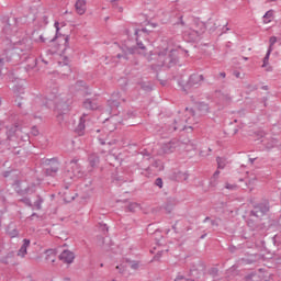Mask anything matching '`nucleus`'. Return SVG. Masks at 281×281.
Here are the masks:
<instances>
[{
  "label": "nucleus",
  "instance_id": "1",
  "mask_svg": "<svg viewBox=\"0 0 281 281\" xmlns=\"http://www.w3.org/2000/svg\"><path fill=\"white\" fill-rule=\"evenodd\" d=\"M33 45L34 43L30 37H24L21 41L14 42V49L16 54H22L21 58H23V63H26V65L24 66V69H26V71H32V69H35L38 63L36 57L32 55L27 56L32 52Z\"/></svg>",
  "mask_w": 281,
  "mask_h": 281
},
{
  "label": "nucleus",
  "instance_id": "2",
  "mask_svg": "<svg viewBox=\"0 0 281 281\" xmlns=\"http://www.w3.org/2000/svg\"><path fill=\"white\" fill-rule=\"evenodd\" d=\"M83 177L85 171H82V167L78 164V159L70 160L64 172V181L69 186V183L76 181V179H82Z\"/></svg>",
  "mask_w": 281,
  "mask_h": 281
},
{
  "label": "nucleus",
  "instance_id": "3",
  "mask_svg": "<svg viewBox=\"0 0 281 281\" xmlns=\"http://www.w3.org/2000/svg\"><path fill=\"white\" fill-rule=\"evenodd\" d=\"M175 54H177L176 50H171L170 53H168V50L160 52L158 54L159 64L156 66H151V69H157V67H172L173 65H177V63H179V59Z\"/></svg>",
  "mask_w": 281,
  "mask_h": 281
},
{
  "label": "nucleus",
  "instance_id": "4",
  "mask_svg": "<svg viewBox=\"0 0 281 281\" xmlns=\"http://www.w3.org/2000/svg\"><path fill=\"white\" fill-rule=\"evenodd\" d=\"M53 100H56V93L48 95L46 98V101H43V98H41V97H36L31 106L33 119L41 120V115H38L36 113H40L41 109H43V106H49V102H53Z\"/></svg>",
  "mask_w": 281,
  "mask_h": 281
},
{
  "label": "nucleus",
  "instance_id": "5",
  "mask_svg": "<svg viewBox=\"0 0 281 281\" xmlns=\"http://www.w3.org/2000/svg\"><path fill=\"white\" fill-rule=\"evenodd\" d=\"M203 80H205V77L203 75L193 74L190 76L187 85L182 88L186 93H188L189 89H196L203 85Z\"/></svg>",
  "mask_w": 281,
  "mask_h": 281
},
{
  "label": "nucleus",
  "instance_id": "6",
  "mask_svg": "<svg viewBox=\"0 0 281 281\" xmlns=\"http://www.w3.org/2000/svg\"><path fill=\"white\" fill-rule=\"evenodd\" d=\"M186 111L191 114V117L207 115V113H210V105L205 102H199L196 104V110L186 108Z\"/></svg>",
  "mask_w": 281,
  "mask_h": 281
},
{
  "label": "nucleus",
  "instance_id": "7",
  "mask_svg": "<svg viewBox=\"0 0 281 281\" xmlns=\"http://www.w3.org/2000/svg\"><path fill=\"white\" fill-rule=\"evenodd\" d=\"M246 223H247L248 227L251 228L252 232H255V229H260V225L262 223V217H261V215L256 214V212L250 211Z\"/></svg>",
  "mask_w": 281,
  "mask_h": 281
},
{
  "label": "nucleus",
  "instance_id": "8",
  "mask_svg": "<svg viewBox=\"0 0 281 281\" xmlns=\"http://www.w3.org/2000/svg\"><path fill=\"white\" fill-rule=\"evenodd\" d=\"M202 34L203 29L194 30L190 26H186L183 30V36L184 38H188V41H196Z\"/></svg>",
  "mask_w": 281,
  "mask_h": 281
},
{
  "label": "nucleus",
  "instance_id": "9",
  "mask_svg": "<svg viewBox=\"0 0 281 281\" xmlns=\"http://www.w3.org/2000/svg\"><path fill=\"white\" fill-rule=\"evenodd\" d=\"M46 162L49 166L48 168H46V175H48V177H56V173L60 168V162H58V159L50 158V159H47Z\"/></svg>",
  "mask_w": 281,
  "mask_h": 281
},
{
  "label": "nucleus",
  "instance_id": "10",
  "mask_svg": "<svg viewBox=\"0 0 281 281\" xmlns=\"http://www.w3.org/2000/svg\"><path fill=\"white\" fill-rule=\"evenodd\" d=\"M270 210L269 201L261 202L259 204H256L254 206V210L251 212H255L258 216H265Z\"/></svg>",
  "mask_w": 281,
  "mask_h": 281
},
{
  "label": "nucleus",
  "instance_id": "11",
  "mask_svg": "<svg viewBox=\"0 0 281 281\" xmlns=\"http://www.w3.org/2000/svg\"><path fill=\"white\" fill-rule=\"evenodd\" d=\"M75 259L76 255H74L71 250H64L59 255V260H61V262H65L66 265H71V262H74Z\"/></svg>",
  "mask_w": 281,
  "mask_h": 281
},
{
  "label": "nucleus",
  "instance_id": "12",
  "mask_svg": "<svg viewBox=\"0 0 281 281\" xmlns=\"http://www.w3.org/2000/svg\"><path fill=\"white\" fill-rule=\"evenodd\" d=\"M87 113H83L81 115V117L79 119V123L77 125V127L75 128V133H77V135H79V137H81V135H85V128H87Z\"/></svg>",
  "mask_w": 281,
  "mask_h": 281
},
{
  "label": "nucleus",
  "instance_id": "13",
  "mask_svg": "<svg viewBox=\"0 0 281 281\" xmlns=\"http://www.w3.org/2000/svg\"><path fill=\"white\" fill-rule=\"evenodd\" d=\"M189 177L190 176L188 173L179 170H176L170 175V179H172V181H188Z\"/></svg>",
  "mask_w": 281,
  "mask_h": 281
},
{
  "label": "nucleus",
  "instance_id": "14",
  "mask_svg": "<svg viewBox=\"0 0 281 281\" xmlns=\"http://www.w3.org/2000/svg\"><path fill=\"white\" fill-rule=\"evenodd\" d=\"M75 10L77 14L82 16L87 12V0H76Z\"/></svg>",
  "mask_w": 281,
  "mask_h": 281
},
{
  "label": "nucleus",
  "instance_id": "15",
  "mask_svg": "<svg viewBox=\"0 0 281 281\" xmlns=\"http://www.w3.org/2000/svg\"><path fill=\"white\" fill-rule=\"evenodd\" d=\"M192 120V117H188L184 120H176L175 124H177V126L173 127L175 131H186L188 128V126L186 124H190V121Z\"/></svg>",
  "mask_w": 281,
  "mask_h": 281
},
{
  "label": "nucleus",
  "instance_id": "16",
  "mask_svg": "<svg viewBox=\"0 0 281 281\" xmlns=\"http://www.w3.org/2000/svg\"><path fill=\"white\" fill-rule=\"evenodd\" d=\"M27 247H30V239L25 238L23 239L21 248L18 250V256L20 258H25V256H27Z\"/></svg>",
  "mask_w": 281,
  "mask_h": 281
},
{
  "label": "nucleus",
  "instance_id": "17",
  "mask_svg": "<svg viewBox=\"0 0 281 281\" xmlns=\"http://www.w3.org/2000/svg\"><path fill=\"white\" fill-rule=\"evenodd\" d=\"M83 109H87L88 111H97L98 102L93 99H86L83 101Z\"/></svg>",
  "mask_w": 281,
  "mask_h": 281
},
{
  "label": "nucleus",
  "instance_id": "18",
  "mask_svg": "<svg viewBox=\"0 0 281 281\" xmlns=\"http://www.w3.org/2000/svg\"><path fill=\"white\" fill-rule=\"evenodd\" d=\"M88 164L92 169L98 168V166H100V156H98V154H91L88 157Z\"/></svg>",
  "mask_w": 281,
  "mask_h": 281
},
{
  "label": "nucleus",
  "instance_id": "19",
  "mask_svg": "<svg viewBox=\"0 0 281 281\" xmlns=\"http://www.w3.org/2000/svg\"><path fill=\"white\" fill-rule=\"evenodd\" d=\"M46 262H52V265L56 262V250L54 249L46 250Z\"/></svg>",
  "mask_w": 281,
  "mask_h": 281
},
{
  "label": "nucleus",
  "instance_id": "20",
  "mask_svg": "<svg viewBox=\"0 0 281 281\" xmlns=\"http://www.w3.org/2000/svg\"><path fill=\"white\" fill-rule=\"evenodd\" d=\"M218 177H221V170L217 169L210 179V186H212V188L218 186Z\"/></svg>",
  "mask_w": 281,
  "mask_h": 281
},
{
  "label": "nucleus",
  "instance_id": "21",
  "mask_svg": "<svg viewBox=\"0 0 281 281\" xmlns=\"http://www.w3.org/2000/svg\"><path fill=\"white\" fill-rule=\"evenodd\" d=\"M189 27L191 30H203V34L205 32V24L199 21L193 22Z\"/></svg>",
  "mask_w": 281,
  "mask_h": 281
},
{
  "label": "nucleus",
  "instance_id": "22",
  "mask_svg": "<svg viewBox=\"0 0 281 281\" xmlns=\"http://www.w3.org/2000/svg\"><path fill=\"white\" fill-rule=\"evenodd\" d=\"M216 161H217V170H225V166H227V161L221 157H216Z\"/></svg>",
  "mask_w": 281,
  "mask_h": 281
},
{
  "label": "nucleus",
  "instance_id": "23",
  "mask_svg": "<svg viewBox=\"0 0 281 281\" xmlns=\"http://www.w3.org/2000/svg\"><path fill=\"white\" fill-rule=\"evenodd\" d=\"M190 276L193 278V281H196L201 278V271H199L196 268H193L190 270Z\"/></svg>",
  "mask_w": 281,
  "mask_h": 281
},
{
  "label": "nucleus",
  "instance_id": "24",
  "mask_svg": "<svg viewBox=\"0 0 281 281\" xmlns=\"http://www.w3.org/2000/svg\"><path fill=\"white\" fill-rule=\"evenodd\" d=\"M271 52H273V48L269 47L263 58V64L261 67H267V65H269V56H271Z\"/></svg>",
  "mask_w": 281,
  "mask_h": 281
},
{
  "label": "nucleus",
  "instance_id": "25",
  "mask_svg": "<svg viewBox=\"0 0 281 281\" xmlns=\"http://www.w3.org/2000/svg\"><path fill=\"white\" fill-rule=\"evenodd\" d=\"M128 212H137L139 210V204L137 202H132L127 205Z\"/></svg>",
  "mask_w": 281,
  "mask_h": 281
},
{
  "label": "nucleus",
  "instance_id": "26",
  "mask_svg": "<svg viewBox=\"0 0 281 281\" xmlns=\"http://www.w3.org/2000/svg\"><path fill=\"white\" fill-rule=\"evenodd\" d=\"M43 201H44L43 198L41 195H37V199L34 202L35 210H42Z\"/></svg>",
  "mask_w": 281,
  "mask_h": 281
},
{
  "label": "nucleus",
  "instance_id": "27",
  "mask_svg": "<svg viewBox=\"0 0 281 281\" xmlns=\"http://www.w3.org/2000/svg\"><path fill=\"white\" fill-rule=\"evenodd\" d=\"M54 27L56 30V35L53 40H50V43H54V41H56V38H58V36H60V23L55 22Z\"/></svg>",
  "mask_w": 281,
  "mask_h": 281
},
{
  "label": "nucleus",
  "instance_id": "28",
  "mask_svg": "<svg viewBox=\"0 0 281 281\" xmlns=\"http://www.w3.org/2000/svg\"><path fill=\"white\" fill-rule=\"evenodd\" d=\"M16 135V127H11L7 131V137L9 140H12V137Z\"/></svg>",
  "mask_w": 281,
  "mask_h": 281
},
{
  "label": "nucleus",
  "instance_id": "29",
  "mask_svg": "<svg viewBox=\"0 0 281 281\" xmlns=\"http://www.w3.org/2000/svg\"><path fill=\"white\" fill-rule=\"evenodd\" d=\"M19 201H20V203H24V205H26L27 207H32L33 206L32 200L30 198H22Z\"/></svg>",
  "mask_w": 281,
  "mask_h": 281
},
{
  "label": "nucleus",
  "instance_id": "30",
  "mask_svg": "<svg viewBox=\"0 0 281 281\" xmlns=\"http://www.w3.org/2000/svg\"><path fill=\"white\" fill-rule=\"evenodd\" d=\"M136 45L138 49H142L143 53H146V46L139 41V37H136Z\"/></svg>",
  "mask_w": 281,
  "mask_h": 281
},
{
  "label": "nucleus",
  "instance_id": "31",
  "mask_svg": "<svg viewBox=\"0 0 281 281\" xmlns=\"http://www.w3.org/2000/svg\"><path fill=\"white\" fill-rule=\"evenodd\" d=\"M8 236H10V238H18L19 231L16 228H14L12 231H8Z\"/></svg>",
  "mask_w": 281,
  "mask_h": 281
},
{
  "label": "nucleus",
  "instance_id": "32",
  "mask_svg": "<svg viewBox=\"0 0 281 281\" xmlns=\"http://www.w3.org/2000/svg\"><path fill=\"white\" fill-rule=\"evenodd\" d=\"M225 189L234 191V190H238V186L237 184H232L229 182H226L225 183Z\"/></svg>",
  "mask_w": 281,
  "mask_h": 281
},
{
  "label": "nucleus",
  "instance_id": "33",
  "mask_svg": "<svg viewBox=\"0 0 281 281\" xmlns=\"http://www.w3.org/2000/svg\"><path fill=\"white\" fill-rule=\"evenodd\" d=\"M269 43H270L269 47H271V49H273V46H274L277 43H279V40H278V37H276V36H271L270 40H269Z\"/></svg>",
  "mask_w": 281,
  "mask_h": 281
},
{
  "label": "nucleus",
  "instance_id": "34",
  "mask_svg": "<svg viewBox=\"0 0 281 281\" xmlns=\"http://www.w3.org/2000/svg\"><path fill=\"white\" fill-rule=\"evenodd\" d=\"M2 30H3L4 34H10L12 32V29L10 27V22L9 21H7V23L4 24Z\"/></svg>",
  "mask_w": 281,
  "mask_h": 281
},
{
  "label": "nucleus",
  "instance_id": "35",
  "mask_svg": "<svg viewBox=\"0 0 281 281\" xmlns=\"http://www.w3.org/2000/svg\"><path fill=\"white\" fill-rule=\"evenodd\" d=\"M273 16V11H268L265 13L263 19H269L268 23H271V18Z\"/></svg>",
  "mask_w": 281,
  "mask_h": 281
},
{
  "label": "nucleus",
  "instance_id": "36",
  "mask_svg": "<svg viewBox=\"0 0 281 281\" xmlns=\"http://www.w3.org/2000/svg\"><path fill=\"white\" fill-rule=\"evenodd\" d=\"M155 186H157L158 188H164V180L161 178H157L155 180Z\"/></svg>",
  "mask_w": 281,
  "mask_h": 281
},
{
  "label": "nucleus",
  "instance_id": "37",
  "mask_svg": "<svg viewBox=\"0 0 281 281\" xmlns=\"http://www.w3.org/2000/svg\"><path fill=\"white\" fill-rule=\"evenodd\" d=\"M131 269H134V270L139 269V261H132L131 262Z\"/></svg>",
  "mask_w": 281,
  "mask_h": 281
},
{
  "label": "nucleus",
  "instance_id": "38",
  "mask_svg": "<svg viewBox=\"0 0 281 281\" xmlns=\"http://www.w3.org/2000/svg\"><path fill=\"white\" fill-rule=\"evenodd\" d=\"M139 32H143L144 34H148V30L142 29V30H136L135 31V36H139Z\"/></svg>",
  "mask_w": 281,
  "mask_h": 281
},
{
  "label": "nucleus",
  "instance_id": "39",
  "mask_svg": "<svg viewBox=\"0 0 281 281\" xmlns=\"http://www.w3.org/2000/svg\"><path fill=\"white\" fill-rule=\"evenodd\" d=\"M101 228L104 232V234L109 232V227L106 226V224H101Z\"/></svg>",
  "mask_w": 281,
  "mask_h": 281
},
{
  "label": "nucleus",
  "instance_id": "40",
  "mask_svg": "<svg viewBox=\"0 0 281 281\" xmlns=\"http://www.w3.org/2000/svg\"><path fill=\"white\" fill-rule=\"evenodd\" d=\"M181 280H186V277L178 274L173 281H181Z\"/></svg>",
  "mask_w": 281,
  "mask_h": 281
},
{
  "label": "nucleus",
  "instance_id": "41",
  "mask_svg": "<svg viewBox=\"0 0 281 281\" xmlns=\"http://www.w3.org/2000/svg\"><path fill=\"white\" fill-rule=\"evenodd\" d=\"M211 225H212L213 227H218V221L212 220V221H211Z\"/></svg>",
  "mask_w": 281,
  "mask_h": 281
},
{
  "label": "nucleus",
  "instance_id": "42",
  "mask_svg": "<svg viewBox=\"0 0 281 281\" xmlns=\"http://www.w3.org/2000/svg\"><path fill=\"white\" fill-rule=\"evenodd\" d=\"M179 21H180V23H178V24L182 25V27H186V22L183 21L182 15L179 18Z\"/></svg>",
  "mask_w": 281,
  "mask_h": 281
},
{
  "label": "nucleus",
  "instance_id": "43",
  "mask_svg": "<svg viewBox=\"0 0 281 281\" xmlns=\"http://www.w3.org/2000/svg\"><path fill=\"white\" fill-rule=\"evenodd\" d=\"M64 40H65V46L69 47V35L65 36Z\"/></svg>",
  "mask_w": 281,
  "mask_h": 281
},
{
  "label": "nucleus",
  "instance_id": "44",
  "mask_svg": "<svg viewBox=\"0 0 281 281\" xmlns=\"http://www.w3.org/2000/svg\"><path fill=\"white\" fill-rule=\"evenodd\" d=\"M116 269L119 270L120 273H124V266H116Z\"/></svg>",
  "mask_w": 281,
  "mask_h": 281
},
{
  "label": "nucleus",
  "instance_id": "45",
  "mask_svg": "<svg viewBox=\"0 0 281 281\" xmlns=\"http://www.w3.org/2000/svg\"><path fill=\"white\" fill-rule=\"evenodd\" d=\"M137 49L136 48H128V54H136Z\"/></svg>",
  "mask_w": 281,
  "mask_h": 281
},
{
  "label": "nucleus",
  "instance_id": "46",
  "mask_svg": "<svg viewBox=\"0 0 281 281\" xmlns=\"http://www.w3.org/2000/svg\"><path fill=\"white\" fill-rule=\"evenodd\" d=\"M117 58H125V60H128V57L126 56V54L125 55L119 54Z\"/></svg>",
  "mask_w": 281,
  "mask_h": 281
},
{
  "label": "nucleus",
  "instance_id": "47",
  "mask_svg": "<svg viewBox=\"0 0 281 281\" xmlns=\"http://www.w3.org/2000/svg\"><path fill=\"white\" fill-rule=\"evenodd\" d=\"M116 1H120V0H111V3H112V5H113V8H116V7H117Z\"/></svg>",
  "mask_w": 281,
  "mask_h": 281
},
{
  "label": "nucleus",
  "instance_id": "48",
  "mask_svg": "<svg viewBox=\"0 0 281 281\" xmlns=\"http://www.w3.org/2000/svg\"><path fill=\"white\" fill-rule=\"evenodd\" d=\"M18 194H20L21 196H23V194H27V189L25 191H18Z\"/></svg>",
  "mask_w": 281,
  "mask_h": 281
},
{
  "label": "nucleus",
  "instance_id": "49",
  "mask_svg": "<svg viewBox=\"0 0 281 281\" xmlns=\"http://www.w3.org/2000/svg\"><path fill=\"white\" fill-rule=\"evenodd\" d=\"M10 172H11V171H4V172H3V177H4L5 179H7V177H10Z\"/></svg>",
  "mask_w": 281,
  "mask_h": 281
},
{
  "label": "nucleus",
  "instance_id": "50",
  "mask_svg": "<svg viewBox=\"0 0 281 281\" xmlns=\"http://www.w3.org/2000/svg\"><path fill=\"white\" fill-rule=\"evenodd\" d=\"M33 135H38V130H36V127H33Z\"/></svg>",
  "mask_w": 281,
  "mask_h": 281
},
{
  "label": "nucleus",
  "instance_id": "51",
  "mask_svg": "<svg viewBox=\"0 0 281 281\" xmlns=\"http://www.w3.org/2000/svg\"><path fill=\"white\" fill-rule=\"evenodd\" d=\"M45 41H46L45 37L43 35H40V42L45 43Z\"/></svg>",
  "mask_w": 281,
  "mask_h": 281
},
{
  "label": "nucleus",
  "instance_id": "52",
  "mask_svg": "<svg viewBox=\"0 0 281 281\" xmlns=\"http://www.w3.org/2000/svg\"><path fill=\"white\" fill-rule=\"evenodd\" d=\"M3 63H5V58H0V67H3Z\"/></svg>",
  "mask_w": 281,
  "mask_h": 281
},
{
  "label": "nucleus",
  "instance_id": "53",
  "mask_svg": "<svg viewBox=\"0 0 281 281\" xmlns=\"http://www.w3.org/2000/svg\"><path fill=\"white\" fill-rule=\"evenodd\" d=\"M99 142H100L101 146H104V144H106V143L104 142V139H102V138H100Z\"/></svg>",
  "mask_w": 281,
  "mask_h": 281
},
{
  "label": "nucleus",
  "instance_id": "54",
  "mask_svg": "<svg viewBox=\"0 0 281 281\" xmlns=\"http://www.w3.org/2000/svg\"><path fill=\"white\" fill-rule=\"evenodd\" d=\"M220 76H221V78H226V74L225 72H220Z\"/></svg>",
  "mask_w": 281,
  "mask_h": 281
},
{
  "label": "nucleus",
  "instance_id": "55",
  "mask_svg": "<svg viewBox=\"0 0 281 281\" xmlns=\"http://www.w3.org/2000/svg\"><path fill=\"white\" fill-rule=\"evenodd\" d=\"M207 221H210V217L206 216L204 220H203V223H207Z\"/></svg>",
  "mask_w": 281,
  "mask_h": 281
},
{
  "label": "nucleus",
  "instance_id": "56",
  "mask_svg": "<svg viewBox=\"0 0 281 281\" xmlns=\"http://www.w3.org/2000/svg\"><path fill=\"white\" fill-rule=\"evenodd\" d=\"M172 229L176 232V234H177V224H175L173 226H172Z\"/></svg>",
  "mask_w": 281,
  "mask_h": 281
},
{
  "label": "nucleus",
  "instance_id": "57",
  "mask_svg": "<svg viewBox=\"0 0 281 281\" xmlns=\"http://www.w3.org/2000/svg\"><path fill=\"white\" fill-rule=\"evenodd\" d=\"M164 150L165 153H172L171 150L166 149V147H164Z\"/></svg>",
  "mask_w": 281,
  "mask_h": 281
},
{
  "label": "nucleus",
  "instance_id": "58",
  "mask_svg": "<svg viewBox=\"0 0 281 281\" xmlns=\"http://www.w3.org/2000/svg\"><path fill=\"white\" fill-rule=\"evenodd\" d=\"M235 76H236V78H239L240 77V72H236Z\"/></svg>",
  "mask_w": 281,
  "mask_h": 281
},
{
  "label": "nucleus",
  "instance_id": "59",
  "mask_svg": "<svg viewBox=\"0 0 281 281\" xmlns=\"http://www.w3.org/2000/svg\"><path fill=\"white\" fill-rule=\"evenodd\" d=\"M256 161V158H250V162L254 164Z\"/></svg>",
  "mask_w": 281,
  "mask_h": 281
},
{
  "label": "nucleus",
  "instance_id": "60",
  "mask_svg": "<svg viewBox=\"0 0 281 281\" xmlns=\"http://www.w3.org/2000/svg\"><path fill=\"white\" fill-rule=\"evenodd\" d=\"M205 236H207V234L202 235L201 238L203 239V238H205Z\"/></svg>",
  "mask_w": 281,
  "mask_h": 281
},
{
  "label": "nucleus",
  "instance_id": "61",
  "mask_svg": "<svg viewBox=\"0 0 281 281\" xmlns=\"http://www.w3.org/2000/svg\"><path fill=\"white\" fill-rule=\"evenodd\" d=\"M18 106L21 108V102H18Z\"/></svg>",
  "mask_w": 281,
  "mask_h": 281
},
{
  "label": "nucleus",
  "instance_id": "62",
  "mask_svg": "<svg viewBox=\"0 0 281 281\" xmlns=\"http://www.w3.org/2000/svg\"><path fill=\"white\" fill-rule=\"evenodd\" d=\"M234 133H235V134L238 133V130H235Z\"/></svg>",
  "mask_w": 281,
  "mask_h": 281
},
{
  "label": "nucleus",
  "instance_id": "63",
  "mask_svg": "<svg viewBox=\"0 0 281 281\" xmlns=\"http://www.w3.org/2000/svg\"><path fill=\"white\" fill-rule=\"evenodd\" d=\"M32 216H36V213H33Z\"/></svg>",
  "mask_w": 281,
  "mask_h": 281
},
{
  "label": "nucleus",
  "instance_id": "64",
  "mask_svg": "<svg viewBox=\"0 0 281 281\" xmlns=\"http://www.w3.org/2000/svg\"><path fill=\"white\" fill-rule=\"evenodd\" d=\"M226 32H229V29H228V27H226Z\"/></svg>",
  "mask_w": 281,
  "mask_h": 281
}]
</instances>
